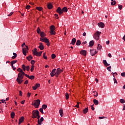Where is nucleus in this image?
<instances>
[{
  "mask_svg": "<svg viewBox=\"0 0 125 125\" xmlns=\"http://www.w3.org/2000/svg\"><path fill=\"white\" fill-rule=\"evenodd\" d=\"M24 75H25V72L19 73L18 75V78H17V82L19 84H21V83H23V79L24 78Z\"/></svg>",
  "mask_w": 125,
  "mask_h": 125,
  "instance_id": "f257e3e1",
  "label": "nucleus"
},
{
  "mask_svg": "<svg viewBox=\"0 0 125 125\" xmlns=\"http://www.w3.org/2000/svg\"><path fill=\"white\" fill-rule=\"evenodd\" d=\"M102 34L101 32L97 31L93 35V38L96 41H99L100 39V35Z\"/></svg>",
  "mask_w": 125,
  "mask_h": 125,
  "instance_id": "f03ea898",
  "label": "nucleus"
},
{
  "mask_svg": "<svg viewBox=\"0 0 125 125\" xmlns=\"http://www.w3.org/2000/svg\"><path fill=\"white\" fill-rule=\"evenodd\" d=\"M33 54V55H35V56H42V51H40L39 52L37 51V48H35L34 50H32Z\"/></svg>",
  "mask_w": 125,
  "mask_h": 125,
  "instance_id": "7ed1b4c3",
  "label": "nucleus"
},
{
  "mask_svg": "<svg viewBox=\"0 0 125 125\" xmlns=\"http://www.w3.org/2000/svg\"><path fill=\"white\" fill-rule=\"evenodd\" d=\"M40 114L39 110H33L32 111V119H36L37 118L38 116Z\"/></svg>",
  "mask_w": 125,
  "mask_h": 125,
  "instance_id": "20e7f679",
  "label": "nucleus"
},
{
  "mask_svg": "<svg viewBox=\"0 0 125 125\" xmlns=\"http://www.w3.org/2000/svg\"><path fill=\"white\" fill-rule=\"evenodd\" d=\"M40 104H41V101L40 99L36 100V102L34 103L33 105L35 108H39L40 106Z\"/></svg>",
  "mask_w": 125,
  "mask_h": 125,
  "instance_id": "39448f33",
  "label": "nucleus"
},
{
  "mask_svg": "<svg viewBox=\"0 0 125 125\" xmlns=\"http://www.w3.org/2000/svg\"><path fill=\"white\" fill-rule=\"evenodd\" d=\"M62 72H63V69H61L60 68H57L56 72V78H58V76Z\"/></svg>",
  "mask_w": 125,
  "mask_h": 125,
  "instance_id": "423d86ee",
  "label": "nucleus"
},
{
  "mask_svg": "<svg viewBox=\"0 0 125 125\" xmlns=\"http://www.w3.org/2000/svg\"><path fill=\"white\" fill-rule=\"evenodd\" d=\"M90 53L91 56H94L97 53V51L94 49H91L90 50Z\"/></svg>",
  "mask_w": 125,
  "mask_h": 125,
  "instance_id": "0eeeda50",
  "label": "nucleus"
},
{
  "mask_svg": "<svg viewBox=\"0 0 125 125\" xmlns=\"http://www.w3.org/2000/svg\"><path fill=\"white\" fill-rule=\"evenodd\" d=\"M26 48H22V53L25 56L27 55V52L26 50H29V47L28 46H25Z\"/></svg>",
  "mask_w": 125,
  "mask_h": 125,
  "instance_id": "6e6552de",
  "label": "nucleus"
},
{
  "mask_svg": "<svg viewBox=\"0 0 125 125\" xmlns=\"http://www.w3.org/2000/svg\"><path fill=\"white\" fill-rule=\"evenodd\" d=\"M57 13H59V15H61V14H63V12L62 11V9H61V7H59L56 10Z\"/></svg>",
  "mask_w": 125,
  "mask_h": 125,
  "instance_id": "1a4fd4ad",
  "label": "nucleus"
},
{
  "mask_svg": "<svg viewBox=\"0 0 125 125\" xmlns=\"http://www.w3.org/2000/svg\"><path fill=\"white\" fill-rule=\"evenodd\" d=\"M40 42H48L49 41V40H48V39H47V38H40Z\"/></svg>",
  "mask_w": 125,
  "mask_h": 125,
  "instance_id": "9d476101",
  "label": "nucleus"
},
{
  "mask_svg": "<svg viewBox=\"0 0 125 125\" xmlns=\"http://www.w3.org/2000/svg\"><path fill=\"white\" fill-rule=\"evenodd\" d=\"M56 72V69H54L52 70L51 72L50 73L51 77L56 76V72Z\"/></svg>",
  "mask_w": 125,
  "mask_h": 125,
  "instance_id": "9b49d317",
  "label": "nucleus"
},
{
  "mask_svg": "<svg viewBox=\"0 0 125 125\" xmlns=\"http://www.w3.org/2000/svg\"><path fill=\"white\" fill-rule=\"evenodd\" d=\"M98 26H99V28H103L104 27H105V24L102 22H101L98 23Z\"/></svg>",
  "mask_w": 125,
  "mask_h": 125,
  "instance_id": "f8f14e48",
  "label": "nucleus"
},
{
  "mask_svg": "<svg viewBox=\"0 0 125 125\" xmlns=\"http://www.w3.org/2000/svg\"><path fill=\"white\" fill-rule=\"evenodd\" d=\"M40 86H41V84H40V83H36L35 86L32 87V88L33 90H36V89L38 88V87H40Z\"/></svg>",
  "mask_w": 125,
  "mask_h": 125,
  "instance_id": "ddd939ff",
  "label": "nucleus"
},
{
  "mask_svg": "<svg viewBox=\"0 0 125 125\" xmlns=\"http://www.w3.org/2000/svg\"><path fill=\"white\" fill-rule=\"evenodd\" d=\"M24 117L22 116L20 119H19V125H21L22 123L24 122Z\"/></svg>",
  "mask_w": 125,
  "mask_h": 125,
  "instance_id": "4468645a",
  "label": "nucleus"
},
{
  "mask_svg": "<svg viewBox=\"0 0 125 125\" xmlns=\"http://www.w3.org/2000/svg\"><path fill=\"white\" fill-rule=\"evenodd\" d=\"M38 47L39 48H40L41 50H43V49H44V47L43 46V45L42 42L40 43V45Z\"/></svg>",
  "mask_w": 125,
  "mask_h": 125,
  "instance_id": "2eb2a0df",
  "label": "nucleus"
},
{
  "mask_svg": "<svg viewBox=\"0 0 125 125\" xmlns=\"http://www.w3.org/2000/svg\"><path fill=\"white\" fill-rule=\"evenodd\" d=\"M80 54H82V55H83V56H85L86 55V51L85 50H81L80 51Z\"/></svg>",
  "mask_w": 125,
  "mask_h": 125,
  "instance_id": "dca6fc26",
  "label": "nucleus"
},
{
  "mask_svg": "<svg viewBox=\"0 0 125 125\" xmlns=\"http://www.w3.org/2000/svg\"><path fill=\"white\" fill-rule=\"evenodd\" d=\"M47 7L48 9H52V8L53 7V5H52V3H49L47 5Z\"/></svg>",
  "mask_w": 125,
  "mask_h": 125,
  "instance_id": "f3484780",
  "label": "nucleus"
},
{
  "mask_svg": "<svg viewBox=\"0 0 125 125\" xmlns=\"http://www.w3.org/2000/svg\"><path fill=\"white\" fill-rule=\"evenodd\" d=\"M43 117H41L40 119H39V120H38V123H39V124H42V122H43Z\"/></svg>",
  "mask_w": 125,
  "mask_h": 125,
  "instance_id": "a211bd4d",
  "label": "nucleus"
},
{
  "mask_svg": "<svg viewBox=\"0 0 125 125\" xmlns=\"http://www.w3.org/2000/svg\"><path fill=\"white\" fill-rule=\"evenodd\" d=\"M40 36L41 38H42V39H43V38H44V37H45L46 35L45 34V33H44V32H41L40 33Z\"/></svg>",
  "mask_w": 125,
  "mask_h": 125,
  "instance_id": "6ab92c4d",
  "label": "nucleus"
},
{
  "mask_svg": "<svg viewBox=\"0 0 125 125\" xmlns=\"http://www.w3.org/2000/svg\"><path fill=\"white\" fill-rule=\"evenodd\" d=\"M62 13L63 12H68V8L66 7H64L62 9Z\"/></svg>",
  "mask_w": 125,
  "mask_h": 125,
  "instance_id": "aec40b11",
  "label": "nucleus"
},
{
  "mask_svg": "<svg viewBox=\"0 0 125 125\" xmlns=\"http://www.w3.org/2000/svg\"><path fill=\"white\" fill-rule=\"evenodd\" d=\"M76 38H73L71 42L70 43L71 44H73V45H75V44L76 43Z\"/></svg>",
  "mask_w": 125,
  "mask_h": 125,
  "instance_id": "412c9836",
  "label": "nucleus"
},
{
  "mask_svg": "<svg viewBox=\"0 0 125 125\" xmlns=\"http://www.w3.org/2000/svg\"><path fill=\"white\" fill-rule=\"evenodd\" d=\"M93 103L95 105H98L99 104V102H98V100L96 99H94L93 100Z\"/></svg>",
  "mask_w": 125,
  "mask_h": 125,
  "instance_id": "4be33fe9",
  "label": "nucleus"
},
{
  "mask_svg": "<svg viewBox=\"0 0 125 125\" xmlns=\"http://www.w3.org/2000/svg\"><path fill=\"white\" fill-rule=\"evenodd\" d=\"M94 44V41H91L90 42H89V46L91 47L93 46Z\"/></svg>",
  "mask_w": 125,
  "mask_h": 125,
  "instance_id": "5701e85b",
  "label": "nucleus"
},
{
  "mask_svg": "<svg viewBox=\"0 0 125 125\" xmlns=\"http://www.w3.org/2000/svg\"><path fill=\"white\" fill-rule=\"evenodd\" d=\"M59 113H60L61 117H63V109H61L59 110Z\"/></svg>",
  "mask_w": 125,
  "mask_h": 125,
  "instance_id": "b1692460",
  "label": "nucleus"
},
{
  "mask_svg": "<svg viewBox=\"0 0 125 125\" xmlns=\"http://www.w3.org/2000/svg\"><path fill=\"white\" fill-rule=\"evenodd\" d=\"M33 59V57L31 56V55L29 56L28 57H26V59L28 60V61H31L32 59Z\"/></svg>",
  "mask_w": 125,
  "mask_h": 125,
  "instance_id": "393cba45",
  "label": "nucleus"
},
{
  "mask_svg": "<svg viewBox=\"0 0 125 125\" xmlns=\"http://www.w3.org/2000/svg\"><path fill=\"white\" fill-rule=\"evenodd\" d=\"M13 54L14 56L12 57V59H15V58L17 57V54L16 53H13Z\"/></svg>",
  "mask_w": 125,
  "mask_h": 125,
  "instance_id": "a878e982",
  "label": "nucleus"
},
{
  "mask_svg": "<svg viewBox=\"0 0 125 125\" xmlns=\"http://www.w3.org/2000/svg\"><path fill=\"white\" fill-rule=\"evenodd\" d=\"M15 116V113H14V112H12L11 113V118L12 119H14Z\"/></svg>",
  "mask_w": 125,
  "mask_h": 125,
  "instance_id": "bb28decb",
  "label": "nucleus"
},
{
  "mask_svg": "<svg viewBox=\"0 0 125 125\" xmlns=\"http://www.w3.org/2000/svg\"><path fill=\"white\" fill-rule=\"evenodd\" d=\"M17 62H18L17 60L12 61V62H11V66H13L14 64L17 63Z\"/></svg>",
  "mask_w": 125,
  "mask_h": 125,
  "instance_id": "cd10ccee",
  "label": "nucleus"
},
{
  "mask_svg": "<svg viewBox=\"0 0 125 125\" xmlns=\"http://www.w3.org/2000/svg\"><path fill=\"white\" fill-rule=\"evenodd\" d=\"M87 112H88V108L87 107L83 110V114H86Z\"/></svg>",
  "mask_w": 125,
  "mask_h": 125,
  "instance_id": "c85d7f7f",
  "label": "nucleus"
},
{
  "mask_svg": "<svg viewBox=\"0 0 125 125\" xmlns=\"http://www.w3.org/2000/svg\"><path fill=\"white\" fill-rule=\"evenodd\" d=\"M102 46H101V45L100 44H98V47L97 48L98 50H101V49H102Z\"/></svg>",
  "mask_w": 125,
  "mask_h": 125,
  "instance_id": "c756f323",
  "label": "nucleus"
},
{
  "mask_svg": "<svg viewBox=\"0 0 125 125\" xmlns=\"http://www.w3.org/2000/svg\"><path fill=\"white\" fill-rule=\"evenodd\" d=\"M50 35H51V36H52L53 35H55V34H56V32H55L54 30H50Z\"/></svg>",
  "mask_w": 125,
  "mask_h": 125,
  "instance_id": "7c9ffc66",
  "label": "nucleus"
},
{
  "mask_svg": "<svg viewBox=\"0 0 125 125\" xmlns=\"http://www.w3.org/2000/svg\"><path fill=\"white\" fill-rule=\"evenodd\" d=\"M111 5H115L116 2V0H111Z\"/></svg>",
  "mask_w": 125,
  "mask_h": 125,
  "instance_id": "2f4dec72",
  "label": "nucleus"
},
{
  "mask_svg": "<svg viewBox=\"0 0 125 125\" xmlns=\"http://www.w3.org/2000/svg\"><path fill=\"white\" fill-rule=\"evenodd\" d=\"M55 26H54V25H51L50 26V31H54V30H55Z\"/></svg>",
  "mask_w": 125,
  "mask_h": 125,
  "instance_id": "473e14b6",
  "label": "nucleus"
},
{
  "mask_svg": "<svg viewBox=\"0 0 125 125\" xmlns=\"http://www.w3.org/2000/svg\"><path fill=\"white\" fill-rule=\"evenodd\" d=\"M17 71L18 72H20V73H22L23 74H24V72L23 71V70L21 69V68H19L17 69Z\"/></svg>",
  "mask_w": 125,
  "mask_h": 125,
  "instance_id": "72a5a7b5",
  "label": "nucleus"
},
{
  "mask_svg": "<svg viewBox=\"0 0 125 125\" xmlns=\"http://www.w3.org/2000/svg\"><path fill=\"white\" fill-rule=\"evenodd\" d=\"M81 41L80 40H77L76 44V45L79 46V45H81Z\"/></svg>",
  "mask_w": 125,
  "mask_h": 125,
  "instance_id": "f704fd0d",
  "label": "nucleus"
},
{
  "mask_svg": "<svg viewBox=\"0 0 125 125\" xmlns=\"http://www.w3.org/2000/svg\"><path fill=\"white\" fill-rule=\"evenodd\" d=\"M43 109L45 110V109H46V108H47V105L46 104H43L42 105V107Z\"/></svg>",
  "mask_w": 125,
  "mask_h": 125,
  "instance_id": "c9c22d12",
  "label": "nucleus"
},
{
  "mask_svg": "<svg viewBox=\"0 0 125 125\" xmlns=\"http://www.w3.org/2000/svg\"><path fill=\"white\" fill-rule=\"evenodd\" d=\"M36 9H37V10H39V11H42V8L41 7H37Z\"/></svg>",
  "mask_w": 125,
  "mask_h": 125,
  "instance_id": "e433bc0d",
  "label": "nucleus"
},
{
  "mask_svg": "<svg viewBox=\"0 0 125 125\" xmlns=\"http://www.w3.org/2000/svg\"><path fill=\"white\" fill-rule=\"evenodd\" d=\"M28 79H29V80H34L35 79V76L32 75L31 76H29Z\"/></svg>",
  "mask_w": 125,
  "mask_h": 125,
  "instance_id": "4c0bfd02",
  "label": "nucleus"
},
{
  "mask_svg": "<svg viewBox=\"0 0 125 125\" xmlns=\"http://www.w3.org/2000/svg\"><path fill=\"white\" fill-rule=\"evenodd\" d=\"M43 57L44 59H45V60L47 59V57L46 56L45 53H43Z\"/></svg>",
  "mask_w": 125,
  "mask_h": 125,
  "instance_id": "58836bf2",
  "label": "nucleus"
},
{
  "mask_svg": "<svg viewBox=\"0 0 125 125\" xmlns=\"http://www.w3.org/2000/svg\"><path fill=\"white\" fill-rule=\"evenodd\" d=\"M65 97L66 100H68V99H69V94L68 93H65Z\"/></svg>",
  "mask_w": 125,
  "mask_h": 125,
  "instance_id": "ea45409f",
  "label": "nucleus"
},
{
  "mask_svg": "<svg viewBox=\"0 0 125 125\" xmlns=\"http://www.w3.org/2000/svg\"><path fill=\"white\" fill-rule=\"evenodd\" d=\"M120 103H122V104H124L125 103V100L124 99H120Z\"/></svg>",
  "mask_w": 125,
  "mask_h": 125,
  "instance_id": "a19ab883",
  "label": "nucleus"
},
{
  "mask_svg": "<svg viewBox=\"0 0 125 125\" xmlns=\"http://www.w3.org/2000/svg\"><path fill=\"white\" fill-rule=\"evenodd\" d=\"M56 55H55V54H53L51 55L52 59H54L55 58H56Z\"/></svg>",
  "mask_w": 125,
  "mask_h": 125,
  "instance_id": "79ce46f5",
  "label": "nucleus"
},
{
  "mask_svg": "<svg viewBox=\"0 0 125 125\" xmlns=\"http://www.w3.org/2000/svg\"><path fill=\"white\" fill-rule=\"evenodd\" d=\"M37 32L38 33V34H41V29H40V27H38L37 30Z\"/></svg>",
  "mask_w": 125,
  "mask_h": 125,
  "instance_id": "37998d69",
  "label": "nucleus"
},
{
  "mask_svg": "<svg viewBox=\"0 0 125 125\" xmlns=\"http://www.w3.org/2000/svg\"><path fill=\"white\" fill-rule=\"evenodd\" d=\"M22 68L24 71H26V66H25V64L22 65Z\"/></svg>",
  "mask_w": 125,
  "mask_h": 125,
  "instance_id": "c03bdc74",
  "label": "nucleus"
},
{
  "mask_svg": "<svg viewBox=\"0 0 125 125\" xmlns=\"http://www.w3.org/2000/svg\"><path fill=\"white\" fill-rule=\"evenodd\" d=\"M118 7L120 10H122V9H123V5H122L119 4Z\"/></svg>",
  "mask_w": 125,
  "mask_h": 125,
  "instance_id": "a18cd8bd",
  "label": "nucleus"
},
{
  "mask_svg": "<svg viewBox=\"0 0 125 125\" xmlns=\"http://www.w3.org/2000/svg\"><path fill=\"white\" fill-rule=\"evenodd\" d=\"M35 67V66H34V65H31V68L30 69L31 72H33V71H34V68Z\"/></svg>",
  "mask_w": 125,
  "mask_h": 125,
  "instance_id": "49530a36",
  "label": "nucleus"
},
{
  "mask_svg": "<svg viewBox=\"0 0 125 125\" xmlns=\"http://www.w3.org/2000/svg\"><path fill=\"white\" fill-rule=\"evenodd\" d=\"M39 111L42 113V114H43V109L42 108V107L40 109Z\"/></svg>",
  "mask_w": 125,
  "mask_h": 125,
  "instance_id": "de8ad7c7",
  "label": "nucleus"
},
{
  "mask_svg": "<svg viewBox=\"0 0 125 125\" xmlns=\"http://www.w3.org/2000/svg\"><path fill=\"white\" fill-rule=\"evenodd\" d=\"M25 69H26V71H30V66H27L25 67Z\"/></svg>",
  "mask_w": 125,
  "mask_h": 125,
  "instance_id": "09e8293b",
  "label": "nucleus"
},
{
  "mask_svg": "<svg viewBox=\"0 0 125 125\" xmlns=\"http://www.w3.org/2000/svg\"><path fill=\"white\" fill-rule=\"evenodd\" d=\"M111 75H112L113 77H114L115 75H118V73L117 72H112Z\"/></svg>",
  "mask_w": 125,
  "mask_h": 125,
  "instance_id": "8fccbe9b",
  "label": "nucleus"
},
{
  "mask_svg": "<svg viewBox=\"0 0 125 125\" xmlns=\"http://www.w3.org/2000/svg\"><path fill=\"white\" fill-rule=\"evenodd\" d=\"M35 62H35L34 60H32V61H31V64H32V65H34Z\"/></svg>",
  "mask_w": 125,
  "mask_h": 125,
  "instance_id": "3c124183",
  "label": "nucleus"
},
{
  "mask_svg": "<svg viewBox=\"0 0 125 125\" xmlns=\"http://www.w3.org/2000/svg\"><path fill=\"white\" fill-rule=\"evenodd\" d=\"M113 81L114 83H118V82H117V79H116V78H113Z\"/></svg>",
  "mask_w": 125,
  "mask_h": 125,
  "instance_id": "603ef678",
  "label": "nucleus"
},
{
  "mask_svg": "<svg viewBox=\"0 0 125 125\" xmlns=\"http://www.w3.org/2000/svg\"><path fill=\"white\" fill-rule=\"evenodd\" d=\"M107 70H108L109 72H111V66L107 67Z\"/></svg>",
  "mask_w": 125,
  "mask_h": 125,
  "instance_id": "864d4df0",
  "label": "nucleus"
},
{
  "mask_svg": "<svg viewBox=\"0 0 125 125\" xmlns=\"http://www.w3.org/2000/svg\"><path fill=\"white\" fill-rule=\"evenodd\" d=\"M30 8H31V6H30V5H27L26 6V9H30Z\"/></svg>",
  "mask_w": 125,
  "mask_h": 125,
  "instance_id": "5fc2aeb1",
  "label": "nucleus"
},
{
  "mask_svg": "<svg viewBox=\"0 0 125 125\" xmlns=\"http://www.w3.org/2000/svg\"><path fill=\"white\" fill-rule=\"evenodd\" d=\"M103 63H104V65H105L107 63V61L105 60H104Z\"/></svg>",
  "mask_w": 125,
  "mask_h": 125,
  "instance_id": "6e6d98bb",
  "label": "nucleus"
},
{
  "mask_svg": "<svg viewBox=\"0 0 125 125\" xmlns=\"http://www.w3.org/2000/svg\"><path fill=\"white\" fill-rule=\"evenodd\" d=\"M55 16L56 19H58V18H59V17H58V14H55Z\"/></svg>",
  "mask_w": 125,
  "mask_h": 125,
  "instance_id": "4d7b16f0",
  "label": "nucleus"
},
{
  "mask_svg": "<svg viewBox=\"0 0 125 125\" xmlns=\"http://www.w3.org/2000/svg\"><path fill=\"white\" fill-rule=\"evenodd\" d=\"M122 77H125V72H123L121 73Z\"/></svg>",
  "mask_w": 125,
  "mask_h": 125,
  "instance_id": "13d9d810",
  "label": "nucleus"
},
{
  "mask_svg": "<svg viewBox=\"0 0 125 125\" xmlns=\"http://www.w3.org/2000/svg\"><path fill=\"white\" fill-rule=\"evenodd\" d=\"M80 103H77V104L75 105V107H76V108H79V104Z\"/></svg>",
  "mask_w": 125,
  "mask_h": 125,
  "instance_id": "bf43d9fd",
  "label": "nucleus"
},
{
  "mask_svg": "<svg viewBox=\"0 0 125 125\" xmlns=\"http://www.w3.org/2000/svg\"><path fill=\"white\" fill-rule=\"evenodd\" d=\"M11 67H12V69L14 71H15V70H16V67H14V65L11 66Z\"/></svg>",
  "mask_w": 125,
  "mask_h": 125,
  "instance_id": "052dcab7",
  "label": "nucleus"
},
{
  "mask_svg": "<svg viewBox=\"0 0 125 125\" xmlns=\"http://www.w3.org/2000/svg\"><path fill=\"white\" fill-rule=\"evenodd\" d=\"M13 13H14L13 12H11L9 15H8V16H11V15H12Z\"/></svg>",
  "mask_w": 125,
  "mask_h": 125,
  "instance_id": "680f3d73",
  "label": "nucleus"
},
{
  "mask_svg": "<svg viewBox=\"0 0 125 125\" xmlns=\"http://www.w3.org/2000/svg\"><path fill=\"white\" fill-rule=\"evenodd\" d=\"M40 118H41V116H40V114H39L38 115H37L38 121L40 120Z\"/></svg>",
  "mask_w": 125,
  "mask_h": 125,
  "instance_id": "e2e57ef3",
  "label": "nucleus"
},
{
  "mask_svg": "<svg viewBox=\"0 0 125 125\" xmlns=\"http://www.w3.org/2000/svg\"><path fill=\"white\" fill-rule=\"evenodd\" d=\"M1 103H5V104L6 103L5 102V100H1Z\"/></svg>",
  "mask_w": 125,
  "mask_h": 125,
  "instance_id": "0e129e2a",
  "label": "nucleus"
},
{
  "mask_svg": "<svg viewBox=\"0 0 125 125\" xmlns=\"http://www.w3.org/2000/svg\"><path fill=\"white\" fill-rule=\"evenodd\" d=\"M108 57H109L110 58H111V57H112V54H111V53H109L108 54Z\"/></svg>",
  "mask_w": 125,
  "mask_h": 125,
  "instance_id": "69168bd1",
  "label": "nucleus"
},
{
  "mask_svg": "<svg viewBox=\"0 0 125 125\" xmlns=\"http://www.w3.org/2000/svg\"><path fill=\"white\" fill-rule=\"evenodd\" d=\"M22 94H23V93L21 91H20V96H22Z\"/></svg>",
  "mask_w": 125,
  "mask_h": 125,
  "instance_id": "338daca9",
  "label": "nucleus"
},
{
  "mask_svg": "<svg viewBox=\"0 0 125 125\" xmlns=\"http://www.w3.org/2000/svg\"><path fill=\"white\" fill-rule=\"evenodd\" d=\"M31 96V93H27V97H30Z\"/></svg>",
  "mask_w": 125,
  "mask_h": 125,
  "instance_id": "774afa93",
  "label": "nucleus"
}]
</instances>
